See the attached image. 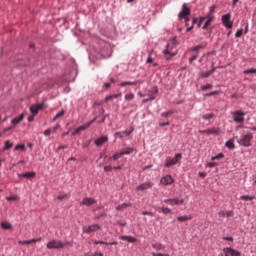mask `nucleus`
<instances>
[{
    "instance_id": "f257e3e1",
    "label": "nucleus",
    "mask_w": 256,
    "mask_h": 256,
    "mask_svg": "<svg viewBox=\"0 0 256 256\" xmlns=\"http://www.w3.org/2000/svg\"><path fill=\"white\" fill-rule=\"evenodd\" d=\"M69 245L70 247H73V243L70 241L63 242L61 240H50L46 247L47 249H65Z\"/></svg>"
},
{
    "instance_id": "f03ea898",
    "label": "nucleus",
    "mask_w": 256,
    "mask_h": 256,
    "mask_svg": "<svg viewBox=\"0 0 256 256\" xmlns=\"http://www.w3.org/2000/svg\"><path fill=\"white\" fill-rule=\"evenodd\" d=\"M177 47V39H172L168 42L166 49L163 51L164 55H170V57H175L177 55V50H173Z\"/></svg>"
},
{
    "instance_id": "7ed1b4c3",
    "label": "nucleus",
    "mask_w": 256,
    "mask_h": 256,
    "mask_svg": "<svg viewBox=\"0 0 256 256\" xmlns=\"http://www.w3.org/2000/svg\"><path fill=\"white\" fill-rule=\"evenodd\" d=\"M189 15H191V9L187 7L186 3H184L182 5V11L178 14V17L179 19H185L186 27H189Z\"/></svg>"
},
{
    "instance_id": "20e7f679",
    "label": "nucleus",
    "mask_w": 256,
    "mask_h": 256,
    "mask_svg": "<svg viewBox=\"0 0 256 256\" xmlns=\"http://www.w3.org/2000/svg\"><path fill=\"white\" fill-rule=\"evenodd\" d=\"M251 141H253L252 133H247L246 135H243L238 139V143L242 147H251Z\"/></svg>"
},
{
    "instance_id": "39448f33",
    "label": "nucleus",
    "mask_w": 256,
    "mask_h": 256,
    "mask_svg": "<svg viewBox=\"0 0 256 256\" xmlns=\"http://www.w3.org/2000/svg\"><path fill=\"white\" fill-rule=\"evenodd\" d=\"M181 159H183V156L181 155V153L175 154V157L173 158L167 157L166 164L164 165V167H173V165H177V163H180Z\"/></svg>"
},
{
    "instance_id": "423d86ee",
    "label": "nucleus",
    "mask_w": 256,
    "mask_h": 256,
    "mask_svg": "<svg viewBox=\"0 0 256 256\" xmlns=\"http://www.w3.org/2000/svg\"><path fill=\"white\" fill-rule=\"evenodd\" d=\"M232 119L235 123H243L245 121V112H242L241 110H237L234 112H231Z\"/></svg>"
},
{
    "instance_id": "0eeeda50",
    "label": "nucleus",
    "mask_w": 256,
    "mask_h": 256,
    "mask_svg": "<svg viewBox=\"0 0 256 256\" xmlns=\"http://www.w3.org/2000/svg\"><path fill=\"white\" fill-rule=\"evenodd\" d=\"M95 121H97V118H94L92 121L79 126L73 133L72 135H79V133H81L82 131H86V129H89V127H91V125H93V123H95Z\"/></svg>"
},
{
    "instance_id": "6e6552de",
    "label": "nucleus",
    "mask_w": 256,
    "mask_h": 256,
    "mask_svg": "<svg viewBox=\"0 0 256 256\" xmlns=\"http://www.w3.org/2000/svg\"><path fill=\"white\" fill-rule=\"evenodd\" d=\"M153 185L151 181L144 182L136 187V191H149V189H153Z\"/></svg>"
},
{
    "instance_id": "1a4fd4ad",
    "label": "nucleus",
    "mask_w": 256,
    "mask_h": 256,
    "mask_svg": "<svg viewBox=\"0 0 256 256\" xmlns=\"http://www.w3.org/2000/svg\"><path fill=\"white\" fill-rule=\"evenodd\" d=\"M173 183H175V179L171 175H166L160 179V185H164V187L173 185Z\"/></svg>"
},
{
    "instance_id": "9d476101",
    "label": "nucleus",
    "mask_w": 256,
    "mask_h": 256,
    "mask_svg": "<svg viewBox=\"0 0 256 256\" xmlns=\"http://www.w3.org/2000/svg\"><path fill=\"white\" fill-rule=\"evenodd\" d=\"M222 23L227 29L233 28V22H231V14H225L222 16Z\"/></svg>"
},
{
    "instance_id": "9b49d317",
    "label": "nucleus",
    "mask_w": 256,
    "mask_h": 256,
    "mask_svg": "<svg viewBox=\"0 0 256 256\" xmlns=\"http://www.w3.org/2000/svg\"><path fill=\"white\" fill-rule=\"evenodd\" d=\"M164 203H168V205H171L172 207L175 205H183L185 203V199H179V198H172V199H165Z\"/></svg>"
},
{
    "instance_id": "f8f14e48",
    "label": "nucleus",
    "mask_w": 256,
    "mask_h": 256,
    "mask_svg": "<svg viewBox=\"0 0 256 256\" xmlns=\"http://www.w3.org/2000/svg\"><path fill=\"white\" fill-rule=\"evenodd\" d=\"M99 229H101V226H99L98 224H93L90 226H84L83 232L84 233H95V231H99Z\"/></svg>"
},
{
    "instance_id": "ddd939ff",
    "label": "nucleus",
    "mask_w": 256,
    "mask_h": 256,
    "mask_svg": "<svg viewBox=\"0 0 256 256\" xmlns=\"http://www.w3.org/2000/svg\"><path fill=\"white\" fill-rule=\"evenodd\" d=\"M203 19H205V24L203 25L202 29L205 31L206 29H209V27H211V23H213V20L215 19V17L211 14H208L206 17H202Z\"/></svg>"
},
{
    "instance_id": "4468645a",
    "label": "nucleus",
    "mask_w": 256,
    "mask_h": 256,
    "mask_svg": "<svg viewBox=\"0 0 256 256\" xmlns=\"http://www.w3.org/2000/svg\"><path fill=\"white\" fill-rule=\"evenodd\" d=\"M41 109H45L44 104H36V105H32L30 107V111H31L32 115H37V113H39V111H41Z\"/></svg>"
},
{
    "instance_id": "2eb2a0df",
    "label": "nucleus",
    "mask_w": 256,
    "mask_h": 256,
    "mask_svg": "<svg viewBox=\"0 0 256 256\" xmlns=\"http://www.w3.org/2000/svg\"><path fill=\"white\" fill-rule=\"evenodd\" d=\"M198 133H205L206 135H219V129L217 128H211L207 130H199Z\"/></svg>"
},
{
    "instance_id": "dca6fc26",
    "label": "nucleus",
    "mask_w": 256,
    "mask_h": 256,
    "mask_svg": "<svg viewBox=\"0 0 256 256\" xmlns=\"http://www.w3.org/2000/svg\"><path fill=\"white\" fill-rule=\"evenodd\" d=\"M107 141H109V137L101 136L97 138L94 143L96 147H101V145H103L104 143H107Z\"/></svg>"
},
{
    "instance_id": "f3484780",
    "label": "nucleus",
    "mask_w": 256,
    "mask_h": 256,
    "mask_svg": "<svg viewBox=\"0 0 256 256\" xmlns=\"http://www.w3.org/2000/svg\"><path fill=\"white\" fill-rule=\"evenodd\" d=\"M224 253H226L227 256H241V252L233 249V248H225Z\"/></svg>"
},
{
    "instance_id": "a211bd4d",
    "label": "nucleus",
    "mask_w": 256,
    "mask_h": 256,
    "mask_svg": "<svg viewBox=\"0 0 256 256\" xmlns=\"http://www.w3.org/2000/svg\"><path fill=\"white\" fill-rule=\"evenodd\" d=\"M97 203V200L93 198H84L82 201V205H86L87 207H91V205H95Z\"/></svg>"
},
{
    "instance_id": "6ab92c4d",
    "label": "nucleus",
    "mask_w": 256,
    "mask_h": 256,
    "mask_svg": "<svg viewBox=\"0 0 256 256\" xmlns=\"http://www.w3.org/2000/svg\"><path fill=\"white\" fill-rule=\"evenodd\" d=\"M35 172H26L23 174H18V177L23 179H33L35 177Z\"/></svg>"
},
{
    "instance_id": "aec40b11",
    "label": "nucleus",
    "mask_w": 256,
    "mask_h": 256,
    "mask_svg": "<svg viewBox=\"0 0 256 256\" xmlns=\"http://www.w3.org/2000/svg\"><path fill=\"white\" fill-rule=\"evenodd\" d=\"M138 83H143V80H136L134 82H131V81L122 82L120 84V87H127V85H137Z\"/></svg>"
},
{
    "instance_id": "412c9836",
    "label": "nucleus",
    "mask_w": 256,
    "mask_h": 256,
    "mask_svg": "<svg viewBox=\"0 0 256 256\" xmlns=\"http://www.w3.org/2000/svg\"><path fill=\"white\" fill-rule=\"evenodd\" d=\"M23 119H25V115H24V114H21L20 116L14 118V119L11 121V123H12V125H19V123H20Z\"/></svg>"
},
{
    "instance_id": "4be33fe9",
    "label": "nucleus",
    "mask_w": 256,
    "mask_h": 256,
    "mask_svg": "<svg viewBox=\"0 0 256 256\" xmlns=\"http://www.w3.org/2000/svg\"><path fill=\"white\" fill-rule=\"evenodd\" d=\"M191 219H193V216L191 215H184V216H180V217H177V221H179L180 223H183L185 221H191Z\"/></svg>"
},
{
    "instance_id": "5701e85b",
    "label": "nucleus",
    "mask_w": 256,
    "mask_h": 256,
    "mask_svg": "<svg viewBox=\"0 0 256 256\" xmlns=\"http://www.w3.org/2000/svg\"><path fill=\"white\" fill-rule=\"evenodd\" d=\"M120 239H122V241H128L129 243H135V241H137V238L133 236H121Z\"/></svg>"
},
{
    "instance_id": "b1692460",
    "label": "nucleus",
    "mask_w": 256,
    "mask_h": 256,
    "mask_svg": "<svg viewBox=\"0 0 256 256\" xmlns=\"http://www.w3.org/2000/svg\"><path fill=\"white\" fill-rule=\"evenodd\" d=\"M215 71H216V68H213L212 70H209L207 72H201L200 77H204V78L211 77V75H213Z\"/></svg>"
},
{
    "instance_id": "393cba45",
    "label": "nucleus",
    "mask_w": 256,
    "mask_h": 256,
    "mask_svg": "<svg viewBox=\"0 0 256 256\" xmlns=\"http://www.w3.org/2000/svg\"><path fill=\"white\" fill-rule=\"evenodd\" d=\"M207 47V43H201L200 45L191 49L194 53H199V50L205 49Z\"/></svg>"
},
{
    "instance_id": "a878e982",
    "label": "nucleus",
    "mask_w": 256,
    "mask_h": 256,
    "mask_svg": "<svg viewBox=\"0 0 256 256\" xmlns=\"http://www.w3.org/2000/svg\"><path fill=\"white\" fill-rule=\"evenodd\" d=\"M133 151H135V148L127 147V148H124L122 151H120V153H122V156L123 155H131V153H133Z\"/></svg>"
},
{
    "instance_id": "bb28decb",
    "label": "nucleus",
    "mask_w": 256,
    "mask_h": 256,
    "mask_svg": "<svg viewBox=\"0 0 256 256\" xmlns=\"http://www.w3.org/2000/svg\"><path fill=\"white\" fill-rule=\"evenodd\" d=\"M218 215L219 217H233L234 214H233V211H227V212L220 211Z\"/></svg>"
},
{
    "instance_id": "cd10ccee",
    "label": "nucleus",
    "mask_w": 256,
    "mask_h": 256,
    "mask_svg": "<svg viewBox=\"0 0 256 256\" xmlns=\"http://www.w3.org/2000/svg\"><path fill=\"white\" fill-rule=\"evenodd\" d=\"M0 225H1L2 229H5V230L13 229V225H11V223H9L7 221L1 222Z\"/></svg>"
},
{
    "instance_id": "c85d7f7f",
    "label": "nucleus",
    "mask_w": 256,
    "mask_h": 256,
    "mask_svg": "<svg viewBox=\"0 0 256 256\" xmlns=\"http://www.w3.org/2000/svg\"><path fill=\"white\" fill-rule=\"evenodd\" d=\"M157 93H159V89L157 87H153L148 93L149 99H151V97H155Z\"/></svg>"
},
{
    "instance_id": "c756f323",
    "label": "nucleus",
    "mask_w": 256,
    "mask_h": 256,
    "mask_svg": "<svg viewBox=\"0 0 256 256\" xmlns=\"http://www.w3.org/2000/svg\"><path fill=\"white\" fill-rule=\"evenodd\" d=\"M127 207H131V203H123L116 207V211H123V209H127Z\"/></svg>"
},
{
    "instance_id": "7c9ffc66",
    "label": "nucleus",
    "mask_w": 256,
    "mask_h": 256,
    "mask_svg": "<svg viewBox=\"0 0 256 256\" xmlns=\"http://www.w3.org/2000/svg\"><path fill=\"white\" fill-rule=\"evenodd\" d=\"M153 249H156V251H163L165 250V246L161 243H156L152 245Z\"/></svg>"
},
{
    "instance_id": "2f4dec72",
    "label": "nucleus",
    "mask_w": 256,
    "mask_h": 256,
    "mask_svg": "<svg viewBox=\"0 0 256 256\" xmlns=\"http://www.w3.org/2000/svg\"><path fill=\"white\" fill-rule=\"evenodd\" d=\"M65 115V109H62L60 112H58L55 117L53 118L52 121H57V119H61Z\"/></svg>"
},
{
    "instance_id": "473e14b6",
    "label": "nucleus",
    "mask_w": 256,
    "mask_h": 256,
    "mask_svg": "<svg viewBox=\"0 0 256 256\" xmlns=\"http://www.w3.org/2000/svg\"><path fill=\"white\" fill-rule=\"evenodd\" d=\"M241 201H253L255 199V196H250V195H243L240 196Z\"/></svg>"
},
{
    "instance_id": "72a5a7b5",
    "label": "nucleus",
    "mask_w": 256,
    "mask_h": 256,
    "mask_svg": "<svg viewBox=\"0 0 256 256\" xmlns=\"http://www.w3.org/2000/svg\"><path fill=\"white\" fill-rule=\"evenodd\" d=\"M158 212L163 213L164 215H169V213H171V209L168 207H162Z\"/></svg>"
},
{
    "instance_id": "f704fd0d",
    "label": "nucleus",
    "mask_w": 256,
    "mask_h": 256,
    "mask_svg": "<svg viewBox=\"0 0 256 256\" xmlns=\"http://www.w3.org/2000/svg\"><path fill=\"white\" fill-rule=\"evenodd\" d=\"M11 147H13V142L7 140V141L5 142V146H4V148H3V151L9 150V149H11Z\"/></svg>"
},
{
    "instance_id": "c9c22d12",
    "label": "nucleus",
    "mask_w": 256,
    "mask_h": 256,
    "mask_svg": "<svg viewBox=\"0 0 256 256\" xmlns=\"http://www.w3.org/2000/svg\"><path fill=\"white\" fill-rule=\"evenodd\" d=\"M228 149H235V143H233V140H228L225 144Z\"/></svg>"
},
{
    "instance_id": "e433bc0d",
    "label": "nucleus",
    "mask_w": 256,
    "mask_h": 256,
    "mask_svg": "<svg viewBox=\"0 0 256 256\" xmlns=\"http://www.w3.org/2000/svg\"><path fill=\"white\" fill-rule=\"evenodd\" d=\"M133 99H135V94L128 93V94L125 95V100L126 101H133Z\"/></svg>"
},
{
    "instance_id": "4c0bfd02",
    "label": "nucleus",
    "mask_w": 256,
    "mask_h": 256,
    "mask_svg": "<svg viewBox=\"0 0 256 256\" xmlns=\"http://www.w3.org/2000/svg\"><path fill=\"white\" fill-rule=\"evenodd\" d=\"M213 117H214L213 113H209V114H204L202 116V119H205V121H209V120L213 119Z\"/></svg>"
},
{
    "instance_id": "58836bf2",
    "label": "nucleus",
    "mask_w": 256,
    "mask_h": 256,
    "mask_svg": "<svg viewBox=\"0 0 256 256\" xmlns=\"http://www.w3.org/2000/svg\"><path fill=\"white\" fill-rule=\"evenodd\" d=\"M19 245H31V243H33V239L31 240H20L19 242Z\"/></svg>"
},
{
    "instance_id": "ea45409f",
    "label": "nucleus",
    "mask_w": 256,
    "mask_h": 256,
    "mask_svg": "<svg viewBox=\"0 0 256 256\" xmlns=\"http://www.w3.org/2000/svg\"><path fill=\"white\" fill-rule=\"evenodd\" d=\"M121 157H123V153L119 152V153L114 154L112 156V159H113V161H117V159H121Z\"/></svg>"
},
{
    "instance_id": "a19ab883",
    "label": "nucleus",
    "mask_w": 256,
    "mask_h": 256,
    "mask_svg": "<svg viewBox=\"0 0 256 256\" xmlns=\"http://www.w3.org/2000/svg\"><path fill=\"white\" fill-rule=\"evenodd\" d=\"M223 157H225V155H223V153H219L218 155L212 157V161H219V159H223Z\"/></svg>"
},
{
    "instance_id": "79ce46f5",
    "label": "nucleus",
    "mask_w": 256,
    "mask_h": 256,
    "mask_svg": "<svg viewBox=\"0 0 256 256\" xmlns=\"http://www.w3.org/2000/svg\"><path fill=\"white\" fill-rule=\"evenodd\" d=\"M7 201H19V196H8L6 197Z\"/></svg>"
},
{
    "instance_id": "37998d69",
    "label": "nucleus",
    "mask_w": 256,
    "mask_h": 256,
    "mask_svg": "<svg viewBox=\"0 0 256 256\" xmlns=\"http://www.w3.org/2000/svg\"><path fill=\"white\" fill-rule=\"evenodd\" d=\"M253 73H256V69L252 68V69H248L244 71V75H251Z\"/></svg>"
},
{
    "instance_id": "c03bdc74",
    "label": "nucleus",
    "mask_w": 256,
    "mask_h": 256,
    "mask_svg": "<svg viewBox=\"0 0 256 256\" xmlns=\"http://www.w3.org/2000/svg\"><path fill=\"white\" fill-rule=\"evenodd\" d=\"M202 91H208V89H213V85L207 84L204 86H201Z\"/></svg>"
},
{
    "instance_id": "a18cd8bd",
    "label": "nucleus",
    "mask_w": 256,
    "mask_h": 256,
    "mask_svg": "<svg viewBox=\"0 0 256 256\" xmlns=\"http://www.w3.org/2000/svg\"><path fill=\"white\" fill-rule=\"evenodd\" d=\"M170 115H173V111H166L161 114V117H169Z\"/></svg>"
},
{
    "instance_id": "49530a36",
    "label": "nucleus",
    "mask_w": 256,
    "mask_h": 256,
    "mask_svg": "<svg viewBox=\"0 0 256 256\" xmlns=\"http://www.w3.org/2000/svg\"><path fill=\"white\" fill-rule=\"evenodd\" d=\"M51 133H53L52 129L51 128H48L44 131V135L45 137H49V135H51Z\"/></svg>"
},
{
    "instance_id": "de8ad7c7",
    "label": "nucleus",
    "mask_w": 256,
    "mask_h": 256,
    "mask_svg": "<svg viewBox=\"0 0 256 256\" xmlns=\"http://www.w3.org/2000/svg\"><path fill=\"white\" fill-rule=\"evenodd\" d=\"M155 98H156V96H151L150 98L143 99L142 102L149 103V101H154Z\"/></svg>"
},
{
    "instance_id": "09e8293b",
    "label": "nucleus",
    "mask_w": 256,
    "mask_h": 256,
    "mask_svg": "<svg viewBox=\"0 0 256 256\" xmlns=\"http://www.w3.org/2000/svg\"><path fill=\"white\" fill-rule=\"evenodd\" d=\"M243 35V29H239V30H237V32H236V34H235V37L236 38H239V37H241Z\"/></svg>"
},
{
    "instance_id": "8fccbe9b",
    "label": "nucleus",
    "mask_w": 256,
    "mask_h": 256,
    "mask_svg": "<svg viewBox=\"0 0 256 256\" xmlns=\"http://www.w3.org/2000/svg\"><path fill=\"white\" fill-rule=\"evenodd\" d=\"M57 199H59V201H63L64 199H67V194L58 195Z\"/></svg>"
},
{
    "instance_id": "3c124183",
    "label": "nucleus",
    "mask_w": 256,
    "mask_h": 256,
    "mask_svg": "<svg viewBox=\"0 0 256 256\" xmlns=\"http://www.w3.org/2000/svg\"><path fill=\"white\" fill-rule=\"evenodd\" d=\"M115 137H119V139H123L125 135H123V132H116Z\"/></svg>"
},
{
    "instance_id": "603ef678",
    "label": "nucleus",
    "mask_w": 256,
    "mask_h": 256,
    "mask_svg": "<svg viewBox=\"0 0 256 256\" xmlns=\"http://www.w3.org/2000/svg\"><path fill=\"white\" fill-rule=\"evenodd\" d=\"M122 133H123V135H125V137H129V135H131V133H133V128L130 131L125 130Z\"/></svg>"
},
{
    "instance_id": "864d4df0",
    "label": "nucleus",
    "mask_w": 256,
    "mask_h": 256,
    "mask_svg": "<svg viewBox=\"0 0 256 256\" xmlns=\"http://www.w3.org/2000/svg\"><path fill=\"white\" fill-rule=\"evenodd\" d=\"M104 171H105L106 173H109V172L113 171V167H111V166H105V167H104Z\"/></svg>"
},
{
    "instance_id": "5fc2aeb1",
    "label": "nucleus",
    "mask_w": 256,
    "mask_h": 256,
    "mask_svg": "<svg viewBox=\"0 0 256 256\" xmlns=\"http://www.w3.org/2000/svg\"><path fill=\"white\" fill-rule=\"evenodd\" d=\"M86 256H103V252H95V253L90 254V255L86 254Z\"/></svg>"
},
{
    "instance_id": "6e6d98bb",
    "label": "nucleus",
    "mask_w": 256,
    "mask_h": 256,
    "mask_svg": "<svg viewBox=\"0 0 256 256\" xmlns=\"http://www.w3.org/2000/svg\"><path fill=\"white\" fill-rule=\"evenodd\" d=\"M91 145V140H88L82 144V147L85 149L86 147H89Z\"/></svg>"
},
{
    "instance_id": "4d7b16f0",
    "label": "nucleus",
    "mask_w": 256,
    "mask_h": 256,
    "mask_svg": "<svg viewBox=\"0 0 256 256\" xmlns=\"http://www.w3.org/2000/svg\"><path fill=\"white\" fill-rule=\"evenodd\" d=\"M218 91H213V92H210L208 94H206V97H213V95H218Z\"/></svg>"
},
{
    "instance_id": "13d9d810",
    "label": "nucleus",
    "mask_w": 256,
    "mask_h": 256,
    "mask_svg": "<svg viewBox=\"0 0 256 256\" xmlns=\"http://www.w3.org/2000/svg\"><path fill=\"white\" fill-rule=\"evenodd\" d=\"M152 256H171V255H169V254H163V253H155V252H153V253H152Z\"/></svg>"
},
{
    "instance_id": "bf43d9fd",
    "label": "nucleus",
    "mask_w": 256,
    "mask_h": 256,
    "mask_svg": "<svg viewBox=\"0 0 256 256\" xmlns=\"http://www.w3.org/2000/svg\"><path fill=\"white\" fill-rule=\"evenodd\" d=\"M204 21H205V18L200 17L199 22H198V27H201V25H203Z\"/></svg>"
},
{
    "instance_id": "052dcab7",
    "label": "nucleus",
    "mask_w": 256,
    "mask_h": 256,
    "mask_svg": "<svg viewBox=\"0 0 256 256\" xmlns=\"http://www.w3.org/2000/svg\"><path fill=\"white\" fill-rule=\"evenodd\" d=\"M104 157V159H107V150H104L103 152L100 153V158Z\"/></svg>"
},
{
    "instance_id": "680f3d73",
    "label": "nucleus",
    "mask_w": 256,
    "mask_h": 256,
    "mask_svg": "<svg viewBox=\"0 0 256 256\" xmlns=\"http://www.w3.org/2000/svg\"><path fill=\"white\" fill-rule=\"evenodd\" d=\"M193 61H197V55H194V56H192V57L189 59L190 65H191V63H193Z\"/></svg>"
},
{
    "instance_id": "e2e57ef3",
    "label": "nucleus",
    "mask_w": 256,
    "mask_h": 256,
    "mask_svg": "<svg viewBox=\"0 0 256 256\" xmlns=\"http://www.w3.org/2000/svg\"><path fill=\"white\" fill-rule=\"evenodd\" d=\"M208 167H210V168L217 167V162L208 163Z\"/></svg>"
},
{
    "instance_id": "0e129e2a",
    "label": "nucleus",
    "mask_w": 256,
    "mask_h": 256,
    "mask_svg": "<svg viewBox=\"0 0 256 256\" xmlns=\"http://www.w3.org/2000/svg\"><path fill=\"white\" fill-rule=\"evenodd\" d=\"M142 215H149V217H153V213L149 211L142 212Z\"/></svg>"
},
{
    "instance_id": "69168bd1",
    "label": "nucleus",
    "mask_w": 256,
    "mask_h": 256,
    "mask_svg": "<svg viewBox=\"0 0 256 256\" xmlns=\"http://www.w3.org/2000/svg\"><path fill=\"white\" fill-rule=\"evenodd\" d=\"M42 240L41 237L32 239V243H39Z\"/></svg>"
},
{
    "instance_id": "338daca9",
    "label": "nucleus",
    "mask_w": 256,
    "mask_h": 256,
    "mask_svg": "<svg viewBox=\"0 0 256 256\" xmlns=\"http://www.w3.org/2000/svg\"><path fill=\"white\" fill-rule=\"evenodd\" d=\"M15 149L16 151H19V149H25V145H17Z\"/></svg>"
},
{
    "instance_id": "774afa93",
    "label": "nucleus",
    "mask_w": 256,
    "mask_h": 256,
    "mask_svg": "<svg viewBox=\"0 0 256 256\" xmlns=\"http://www.w3.org/2000/svg\"><path fill=\"white\" fill-rule=\"evenodd\" d=\"M61 127V125H56L54 128H52V133H55V131H57V129H59Z\"/></svg>"
}]
</instances>
